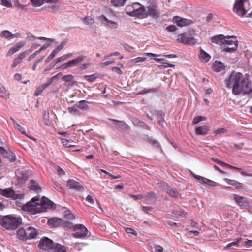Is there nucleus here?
<instances>
[{"label":"nucleus","mask_w":252,"mask_h":252,"mask_svg":"<svg viewBox=\"0 0 252 252\" xmlns=\"http://www.w3.org/2000/svg\"><path fill=\"white\" fill-rule=\"evenodd\" d=\"M226 87L232 89L234 95L248 94L252 91L251 82L249 79L242 73L232 71L224 81Z\"/></svg>","instance_id":"nucleus-1"},{"label":"nucleus","mask_w":252,"mask_h":252,"mask_svg":"<svg viewBox=\"0 0 252 252\" xmlns=\"http://www.w3.org/2000/svg\"><path fill=\"white\" fill-rule=\"evenodd\" d=\"M51 202L46 198H42L41 200L38 197H34L29 202L22 207V209L32 215L45 212L48 208H51Z\"/></svg>","instance_id":"nucleus-2"},{"label":"nucleus","mask_w":252,"mask_h":252,"mask_svg":"<svg viewBox=\"0 0 252 252\" xmlns=\"http://www.w3.org/2000/svg\"><path fill=\"white\" fill-rule=\"evenodd\" d=\"M233 11L239 17H250L252 16V5L249 0H235Z\"/></svg>","instance_id":"nucleus-3"},{"label":"nucleus","mask_w":252,"mask_h":252,"mask_svg":"<svg viewBox=\"0 0 252 252\" xmlns=\"http://www.w3.org/2000/svg\"><path fill=\"white\" fill-rule=\"evenodd\" d=\"M125 11L126 13L132 17H136L139 18L147 17L145 7L139 3H133L131 5H127Z\"/></svg>","instance_id":"nucleus-4"},{"label":"nucleus","mask_w":252,"mask_h":252,"mask_svg":"<svg viewBox=\"0 0 252 252\" xmlns=\"http://www.w3.org/2000/svg\"><path fill=\"white\" fill-rule=\"evenodd\" d=\"M21 223V219L17 216H5L1 220V225L8 229H15Z\"/></svg>","instance_id":"nucleus-5"},{"label":"nucleus","mask_w":252,"mask_h":252,"mask_svg":"<svg viewBox=\"0 0 252 252\" xmlns=\"http://www.w3.org/2000/svg\"><path fill=\"white\" fill-rule=\"evenodd\" d=\"M222 51L224 52H233L238 47V41L235 36H224L222 44Z\"/></svg>","instance_id":"nucleus-6"},{"label":"nucleus","mask_w":252,"mask_h":252,"mask_svg":"<svg viewBox=\"0 0 252 252\" xmlns=\"http://www.w3.org/2000/svg\"><path fill=\"white\" fill-rule=\"evenodd\" d=\"M75 233L73 236L76 238H81L86 237L88 234L87 229L82 224H77L74 226Z\"/></svg>","instance_id":"nucleus-7"},{"label":"nucleus","mask_w":252,"mask_h":252,"mask_svg":"<svg viewBox=\"0 0 252 252\" xmlns=\"http://www.w3.org/2000/svg\"><path fill=\"white\" fill-rule=\"evenodd\" d=\"M177 40L185 45H194L197 42L196 39L194 37L187 36L185 33L179 34Z\"/></svg>","instance_id":"nucleus-8"},{"label":"nucleus","mask_w":252,"mask_h":252,"mask_svg":"<svg viewBox=\"0 0 252 252\" xmlns=\"http://www.w3.org/2000/svg\"><path fill=\"white\" fill-rule=\"evenodd\" d=\"M232 196L236 203L241 208H246L249 206V204L246 197L240 196L237 194H233Z\"/></svg>","instance_id":"nucleus-9"},{"label":"nucleus","mask_w":252,"mask_h":252,"mask_svg":"<svg viewBox=\"0 0 252 252\" xmlns=\"http://www.w3.org/2000/svg\"><path fill=\"white\" fill-rule=\"evenodd\" d=\"M98 19L104 25L110 29H116L118 27L117 22L109 20L105 15H102L100 16Z\"/></svg>","instance_id":"nucleus-10"},{"label":"nucleus","mask_w":252,"mask_h":252,"mask_svg":"<svg viewBox=\"0 0 252 252\" xmlns=\"http://www.w3.org/2000/svg\"><path fill=\"white\" fill-rule=\"evenodd\" d=\"M146 15L148 16H152L154 18H158L159 16V13L157 9V7L155 4L152 3L147 7Z\"/></svg>","instance_id":"nucleus-11"},{"label":"nucleus","mask_w":252,"mask_h":252,"mask_svg":"<svg viewBox=\"0 0 252 252\" xmlns=\"http://www.w3.org/2000/svg\"><path fill=\"white\" fill-rule=\"evenodd\" d=\"M39 246L43 249L49 250L54 248L55 245H53V241L51 239L45 237L40 240Z\"/></svg>","instance_id":"nucleus-12"},{"label":"nucleus","mask_w":252,"mask_h":252,"mask_svg":"<svg viewBox=\"0 0 252 252\" xmlns=\"http://www.w3.org/2000/svg\"><path fill=\"white\" fill-rule=\"evenodd\" d=\"M173 21L174 23L179 27H184L190 25L192 21L185 18H183L178 16H175L173 18Z\"/></svg>","instance_id":"nucleus-13"},{"label":"nucleus","mask_w":252,"mask_h":252,"mask_svg":"<svg viewBox=\"0 0 252 252\" xmlns=\"http://www.w3.org/2000/svg\"><path fill=\"white\" fill-rule=\"evenodd\" d=\"M29 54L28 51H25L20 53L18 56L15 58L11 65L12 68H15L18 64L22 63L23 59Z\"/></svg>","instance_id":"nucleus-14"},{"label":"nucleus","mask_w":252,"mask_h":252,"mask_svg":"<svg viewBox=\"0 0 252 252\" xmlns=\"http://www.w3.org/2000/svg\"><path fill=\"white\" fill-rule=\"evenodd\" d=\"M10 119L13 123V126H14L15 128H16V129L19 130L22 134H24L25 135H26L29 138L33 140V141H36V139L35 138H34L33 137H32V136L28 135L26 133L25 128L23 127V126H22L20 124L17 123L12 117H10Z\"/></svg>","instance_id":"nucleus-15"},{"label":"nucleus","mask_w":252,"mask_h":252,"mask_svg":"<svg viewBox=\"0 0 252 252\" xmlns=\"http://www.w3.org/2000/svg\"><path fill=\"white\" fill-rule=\"evenodd\" d=\"M192 175L201 184H205L207 185H209L211 186H216V183L213 181H211L209 179H208L199 175H195L193 173L192 174Z\"/></svg>","instance_id":"nucleus-16"},{"label":"nucleus","mask_w":252,"mask_h":252,"mask_svg":"<svg viewBox=\"0 0 252 252\" xmlns=\"http://www.w3.org/2000/svg\"><path fill=\"white\" fill-rule=\"evenodd\" d=\"M66 186L69 189H73L79 191H81L83 189L82 186L78 182L72 179L69 180L67 182Z\"/></svg>","instance_id":"nucleus-17"},{"label":"nucleus","mask_w":252,"mask_h":252,"mask_svg":"<svg viewBox=\"0 0 252 252\" xmlns=\"http://www.w3.org/2000/svg\"><path fill=\"white\" fill-rule=\"evenodd\" d=\"M0 194L5 197L12 198L14 196V191L10 188L0 189Z\"/></svg>","instance_id":"nucleus-18"},{"label":"nucleus","mask_w":252,"mask_h":252,"mask_svg":"<svg viewBox=\"0 0 252 252\" xmlns=\"http://www.w3.org/2000/svg\"><path fill=\"white\" fill-rule=\"evenodd\" d=\"M27 239H33L37 235L36 229L32 227H29L26 229Z\"/></svg>","instance_id":"nucleus-19"},{"label":"nucleus","mask_w":252,"mask_h":252,"mask_svg":"<svg viewBox=\"0 0 252 252\" xmlns=\"http://www.w3.org/2000/svg\"><path fill=\"white\" fill-rule=\"evenodd\" d=\"M24 45V43L23 42H20L18 43L15 46L12 47L10 48L7 53V56H10L15 53L18 51L21 48L23 47Z\"/></svg>","instance_id":"nucleus-20"},{"label":"nucleus","mask_w":252,"mask_h":252,"mask_svg":"<svg viewBox=\"0 0 252 252\" xmlns=\"http://www.w3.org/2000/svg\"><path fill=\"white\" fill-rule=\"evenodd\" d=\"M224 36H225L222 34H220L212 36V37H211L210 39L213 43L220 45L222 46Z\"/></svg>","instance_id":"nucleus-21"},{"label":"nucleus","mask_w":252,"mask_h":252,"mask_svg":"<svg viewBox=\"0 0 252 252\" xmlns=\"http://www.w3.org/2000/svg\"><path fill=\"white\" fill-rule=\"evenodd\" d=\"M62 79L70 86H72L76 84V82L73 80L74 76L71 74L65 75L62 77Z\"/></svg>","instance_id":"nucleus-22"},{"label":"nucleus","mask_w":252,"mask_h":252,"mask_svg":"<svg viewBox=\"0 0 252 252\" xmlns=\"http://www.w3.org/2000/svg\"><path fill=\"white\" fill-rule=\"evenodd\" d=\"M85 56H80L77 57L76 58L70 60L67 62L69 67H72L74 66H76L78 63L81 62L85 59Z\"/></svg>","instance_id":"nucleus-23"},{"label":"nucleus","mask_w":252,"mask_h":252,"mask_svg":"<svg viewBox=\"0 0 252 252\" xmlns=\"http://www.w3.org/2000/svg\"><path fill=\"white\" fill-rule=\"evenodd\" d=\"M209 130V127L206 125H203L196 128L195 133L197 135H203L206 134Z\"/></svg>","instance_id":"nucleus-24"},{"label":"nucleus","mask_w":252,"mask_h":252,"mask_svg":"<svg viewBox=\"0 0 252 252\" xmlns=\"http://www.w3.org/2000/svg\"><path fill=\"white\" fill-rule=\"evenodd\" d=\"M199 58L202 62L206 63L210 60L211 56L203 49H200Z\"/></svg>","instance_id":"nucleus-25"},{"label":"nucleus","mask_w":252,"mask_h":252,"mask_svg":"<svg viewBox=\"0 0 252 252\" xmlns=\"http://www.w3.org/2000/svg\"><path fill=\"white\" fill-rule=\"evenodd\" d=\"M212 68L215 71L219 72L224 69V66L221 62L216 61L213 63Z\"/></svg>","instance_id":"nucleus-26"},{"label":"nucleus","mask_w":252,"mask_h":252,"mask_svg":"<svg viewBox=\"0 0 252 252\" xmlns=\"http://www.w3.org/2000/svg\"><path fill=\"white\" fill-rule=\"evenodd\" d=\"M61 219L58 218H50L48 220V224L53 227H58L61 223Z\"/></svg>","instance_id":"nucleus-27"},{"label":"nucleus","mask_w":252,"mask_h":252,"mask_svg":"<svg viewBox=\"0 0 252 252\" xmlns=\"http://www.w3.org/2000/svg\"><path fill=\"white\" fill-rule=\"evenodd\" d=\"M0 37L7 40H10L12 38L16 37L17 35L16 34L11 33V32L8 30H4L1 32Z\"/></svg>","instance_id":"nucleus-28"},{"label":"nucleus","mask_w":252,"mask_h":252,"mask_svg":"<svg viewBox=\"0 0 252 252\" xmlns=\"http://www.w3.org/2000/svg\"><path fill=\"white\" fill-rule=\"evenodd\" d=\"M50 46V43H46L45 45H42L40 49H39L38 50L36 51L34 53L31 55V56L29 57L28 61H31L32 59H33L37 55L39 54L42 51H43L45 49H46L48 47Z\"/></svg>","instance_id":"nucleus-29"},{"label":"nucleus","mask_w":252,"mask_h":252,"mask_svg":"<svg viewBox=\"0 0 252 252\" xmlns=\"http://www.w3.org/2000/svg\"><path fill=\"white\" fill-rule=\"evenodd\" d=\"M17 237L19 239L25 240L27 239L26 229L23 228H19L17 231Z\"/></svg>","instance_id":"nucleus-30"},{"label":"nucleus","mask_w":252,"mask_h":252,"mask_svg":"<svg viewBox=\"0 0 252 252\" xmlns=\"http://www.w3.org/2000/svg\"><path fill=\"white\" fill-rule=\"evenodd\" d=\"M127 0H110V4L116 7L123 6Z\"/></svg>","instance_id":"nucleus-31"},{"label":"nucleus","mask_w":252,"mask_h":252,"mask_svg":"<svg viewBox=\"0 0 252 252\" xmlns=\"http://www.w3.org/2000/svg\"><path fill=\"white\" fill-rule=\"evenodd\" d=\"M89 103V102L86 100H81L77 104H75V107L81 110H87L89 108L88 105V104Z\"/></svg>","instance_id":"nucleus-32"},{"label":"nucleus","mask_w":252,"mask_h":252,"mask_svg":"<svg viewBox=\"0 0 252 252\" xmlns=\"http://www.w3.org/2000/svg\"><path fill=\"white\" fill-rule=\"evenodd\" d=\"M9 92L2 85L0 84V97L6 99L9 98Z\"/></svg>","instance_id":"nucleus-33"},{"label":"nucleus","mask_w":252,"mask_h":252,"mask_svg":"<svg viewBox=\"0 0 252 252\" xmlns=\"http://www.w3.org/2000/svg\"><path fill=\"white\" fill-rule=\"evenodd\" d=\"M146 60V58L144 57H138L134 59H132L130 61L132 64H136L139 63L144 62Z\"/></svg>","instance_id":"nucleus-34"},{"label":"nucleus","mask_w":252,"mask_h":252,"mask_svg":"<svg viewBox=\"0 0 252 252\" xmlns=\"http://www.w3.org/2000/svg\"><path fill=\"white\" fill-rule=\"evenodd\" d=\"M242 239L241 237L238 238L235 241H234L233 242H231V243H230L226 245V246L225 247V249H228L230 248L232 246H236V247H239V244L241 242Z\"/></svg>","instance_id":"nucleus-35"},{"label":"nucleus","mask_w":252,"mask_h":252,"mask_svg":"<svg viewBox=\"0 0 252 252\" xmlns=\"http://www.w3.org/2000/svg\"><path fill=\"white\" fill-rule=\"evenodd\" d=\"M62 142L63 145L66 147H73L75 146L73 144L74 143L73 141L65 139H62Z\"/></svg>","instance_id":"nucleus-36"},{"label":"nucleus","mask_w":252,"mask_h":252,"mask_svg":"<svg viewBox=\"0 0 252 252\" xmlns=\"http://www.w3.org/2000/svg\"><path fill=\"white\" fill-rule=\"evenodd\" d=\"M54 249L56 250L57 252H66V250L64 246L59 244H56L54 246Z\"/></svg>","instance_id":"nucleus-37"},{"label":"nucleus","mask_w":252,"mask_h":252,"mask_svg":"<svg viewBox=\"0 0 252 252\" xmlns=\"http://www.w3.org/2000/svg\"><path fill=\"white\" fill-rule=\"evenodd\" d=\"M68 111L73 115H79L80 114V111L77 109L75 106L68 107Z\"/></svg>","instance_id":"nucleus-38"},{"label":"nucleus","mask_w":252,"mask_h":252,"mask_svg":"<svg viewBox=\"0 0 252 252\" xmlns=\"http://www.w3.org/2000/svg\"><path fill=\"white\" fill-rule=\"evenodd\" d=\"M83 21L87 25H92L94 23V19L90 16H86L83 19Z\"/></svg>","instance_id":"nucleus-39"},{"label":"nucleus","mask_w":252,"mask_h":252,"mask_svg":"<svg viewBox=\"0 0 252 252\" xmlns=\"http://www.w3.org/2000/svg\"><path fill=\"white\" fill-rule=\"evenodd\" d=\"M32 5L34 7H40L44 2V0H31Z\"/></svg>","instance_id":"nucleus-40"},{"label":"nucleus","mask_w":252,"mask_h":252,"mask_svg":"<svg viewBox=\"0 0 252 252\" xmlns=\"http://www.w3.org/2000/svg\"><path fill=\"white\" fill-rule=\"evenodd\" d=\"M30 188L31 190H38L40 189L39 186L35 181H31V186Z\"/></svg>","instance_id":"nucleus-41"},{"label":"nucleus","mask_w":252,"mask_h":252,"mask_svg":"<svg viewBox=\"0 0 252 252\" xmlns=\"http://www.w3.org/2000/svg\"><path fill=\"white\" fill-rule=\"evenodd\" d=\"M206 119V117L202 116H199L195 117L192 121V124L195 125L198 124L199 122L204 121Z\"/></svg>","instance_id":"nucleus-42"},{"label":"nucleus","mask_w":252,"mask_h":252,"mask_svg":"<svg viewBox=\"0 0 252 252\" xmlns=\"http://www.w3.org/2000/svg\"><path fill=\"white\" fill-rule=\"evenodd\" d=\"M96 75L95 74H91L90 75H85L84 76V78L90 82H92L95 81L96 78Z\"/></svg>","instance_id":"nucleus-43"},{"label":"nucleus","mask_w":252,"mask_h":252,"mask_svg":"<svg viewBox=\"0 0 252 252\" xmlns=\"http://www.w3.org/2000/svg\"><path fill=\"white\" fill-rule=\"evenodd\" d=\"M45 89V87L43 86V85H41L37 88L36 90L34 92V95L36 96H38L40 95L44 90Z\"/></svg>","instance_id":"nucleus-44"},{"label":"nucleus","mask_w":252,"mask_h":252,"mask_svg":"<svg viewBox=\"0 0 252 252\" xmlns=\"http://www.w3.org/2000/svg\"><path fill=\"white\" fill-rule=\"evenodd\" d=\"M174 67H175V65L174 64H170L166 62L162 63L161 65L158 66V67L160 69Z\"/></svg>","instance_id":"nucleus-45"},{"label":"nucleus","mask_w":252,"mask_h":252,"mask_svg":"<svg viewBox=\"0 0 252 252\" xmlns=\"http://www.w3.org/2000/svg\"><path fill=\"white\" fill-rule=\"evenodd\" d=\"M1 4L8 8L11 7L12 5L10 1L8 0H0Z\"/></svg>","instance_id":"nucleus-46"},{"label":"nucleus","mask_w":252,"mask_h":252,"mask_svg":"<svg viewBox=\"0 0 252 252\" xmlns=\"http://www.w3.org/2000/svg\"><path fill=\"white\" fill-rule=\"evenodd\" d=\"M114 62H115L114 61H108L101 63H100V65L101 67L103 68L108 65H111V64L114 63Z\"/></svg>","instance_id":"nucleus-47"},{"label":"nucleus","mask_w":252,"mask_h":252,"mask_svg":"<svg viewBox=\"0 0 252 252\" xmlns=\"http://www.w3.org/2000/svg\"><path fill=\"white\" fill-rule=\"evenodd\" d=\"M66 60V56H64V55L57 58L55 60V63L58 64L60 63V62H63Z\"/></svg>","instance_id":"nucleus-48"},{"label":"nucleus","mask_w":252,"mask_h":252,"mask_svg":"<svg viewBox=\"0 0 252 252\" xmlns=\"http://www.w3.org/2000/svg\"><path fill=\"white\" fill-rule=\"evenodd\" d=\"M55 168L59 175L61 176L65 175L64 171L60 167L56 166L55 167Z\"/></svg>","instance_id":"nucleus-49"},{"label":"nucleus","mask_w":252,"mask_h":252,"mask_svg":"<svg viewBox=\"0 0 252 252\" xmlns=\"http://www.w3.org/2000/svg\"><path fill=\"white\" fill-rule=\"evenodd\" d=\"M126 231L129 234H132L133 235H136V231L132 228L127 227L125 228Z\"/></svg>","instance_id":"nucleus-50"},{"label":"nucleus","mask_w":252,"mask_h":252,"mask_svg":"<svg viewBox=\"0 0 252 252\" xmlns=\"http://www.w3.org/2000/svg\"><path fill=\"white\" fill-rule=\"evenodd\" d=\"M154 252H163V248L159 245H155L154 247Z\"/></svg>","instance_id":"nucleus-51"},{"label":"nucleus","mask_w":252,"mask_h":252,"mask_svg":"<svg viewBox=\"0 0 252 252\" xmlns=\"http://www.w3.org/2000/svg\"><path fill=\"white\" fill-rule=\"evenodd\" d=\"M86 201L90 204L94 203V199L91 195H88L86 198Z\"/></svg>","instance_id":"nucleus-52"},{"label":"nucleus","mask_w":252,"mask_h":252,"mask_svg":"<svg viewBox=\"0 0 252 252\" xmlns=\"http://www.w3.org/2000/svg\"><path fill=\"white\" fill-rule=\"evenodd\" d=\"M177 29V27L174 25H171L166 27V30L169 32H174Z\"/></svg>","instance_id":"nucleus-53"},{"label":"nucleus","mask_w":252,"mask_h":252,"mask_svg":"<svg viewBox=\"0 0 252 252\" xmlns=\"http://www.w3.org/2000/svg\"><path fill=\"white\" fill-rule=\"evenodd\" d=\"M224 181L229 185H230L231 186H235V184L236 182V181L234 180H231L227 178H224Z\"/></svg>","instance_id":"nucleus-54"},{"label":"nucleus","mask_w":252,"mask_h":252,"mask_svg":"<svg viewBox=\"0 0 252 252\" xmlns=\"http://www.w3.org/2000/svg\"><path fill=\"white\" fill-rule=\"evenodd\" d=\"M235 188L237 189H242L243 188V184L240 183V182H239L238 181H236L235 184Z\"/></svg>","instance_id":"nucleus-55"},{"label":"nucleus","mask_w":252,"mask_h":252,"mask_svg":"<svg viewBox=\"0 0 252 252\" xmlns=\"http://www.w3.org/2000/svg\"><path fill=\"white\" fill-rule=\"evenodd\" d=\"M69 67L68 64L67 62L65 63H64L62 64L61 66H60L58 69H61V70H64L66 69Z\"/></svg>","instance_id":"nucleus-56"},{"label":"nucleus","mask_w":252,"mask_h":252,"mask_svg":"<svg viewBox=\"0 0 252 252\" xmlns=\"http://www.w3.org/2000/svg\"><path fill=\"white\" fill-rule=\"evenodd\" d=\"M23 197H24V195L22 193L16 194L14 193V196L12 197V199H13L14 200L21 199L23 198Z\"/></svg>","instance_id":"nucleus-57"},{"label":"nucleus","mask_w":252,"mask_h":252,"mask_svg":"<svg viewBox=\"0 0 252 252\" xmlns=\"http://www.w3.org/2000/svg\"><path fill=\"white\" fill-rule=\"evenodd\" d=\"M38 39L40 40H44L48 41V43H50V44L54 42V39L52 38H48L44 37H38Z\"/></svg>","instance_id":"nucleus-58"},{"label":"nucleus","mask_w":252,"mask_h":252,"mask_svg":"<svg viewBox=\"0 0 252 252\" xmlns=\"http://www.w3.org/2000/svg\"><path fill=\"white\" fill-rule=\"evenodd\" d=\"M226 132V129L224 128H219L215 131L216 134L224 133Z\"/></svg>","instance_id":"nucleus-59"},{"label":"nucleus","mask_w":252,"mask_h":252,"mask_svg":"<svg viewBox=\"0 0 252 252\" xmlns=\"http://www.w3.org/2000/svg\"><path fill=\"white\" fill-rule=\"evenodd\" d=\"M54 183L55 185V188L56 189L60 192H62L63 189L61 185L57 182H54Z\"/></svg>","instance_id":"nucleus-60"},{"label":"nucleus","mask_w":252,"mask_h":252,"mask_svg":"<svg viewBox=\"0 0 252 252\" xmlns=\"http://www.w3.org/2000/svg\"><path fill=\"white\" fill-rule=\"evenodd\" d=\"M130 197L134 200L141 199L143 198V196L141 195H130Z\"/></svg>","instance_id":"nucleus-61"},{"label":"nucleus","mask_w":252,"mask_h":252,"mask_svg":"<svg viewBox=\"0 0 252 252\" xmlns=\"http://www.w3.org/2000/svg\"><path fill=\"white\" fill-rule=\"evenodd\" d=\"M125 49L128 52H133V48L128 45H125L124 46Z\"/></svg>","instance_id":"nucleus-62"},{"label":"nucleus","mask_w":252,"mask_h":252,"mask_svg":"<svg viewBox=\"0 0 252 252\" xmlns=\"http://www.w3.org/2000/svg\"><path fill=\"white\" fill-rule=\"evenodd\" d=\"M91 63H86L82 64L80 66V69L81 70H84L87 68L90 65Z\"/></svg>","instance_id":"nucleus-63"},{"label":"nucleus","mask_w":252,"mask_h":252,"mask_svg":"<svg viewBox=\"0 0 252 252\" xmlns=\"http://www.w3.org/2000/svg\"><path fill=\"white\" fill-rule=\"evenodd\" d=\"M244 246L247 248L251 247L252 246V240H247V241L245 242Z\"/></svg>","instance_id":"nucleus-64"}]
</instances>
